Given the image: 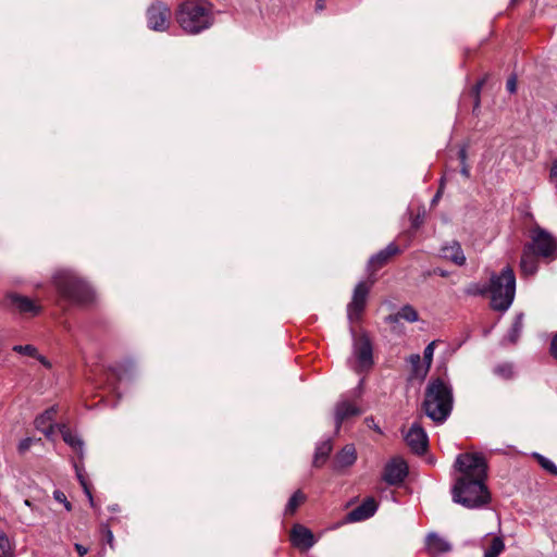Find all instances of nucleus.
<instances>
[{
  "label": "nucleus",
  "mask_w": 557,
  "mask_h": 557,
  "mask_svg": "<svg viewBox=\"0 0 557 557\" xmlns=\"http://www.w3.org/2000/svg\"><path fill=\"white\" fill-rule=\"evenodd\" d=\"M377 510V503L373 497H368L359 506L347 513L348 522H359L371 518Z\"/></svg>",
  "instance_id": "dca6fc26"
},
{
  "label": "nucleus",
  "mask_w": 557,
  "mask_h": 557,
  "mask_svg": "<svg viewBox=\"0 0 557 557\" xmlns=\"http://www.w3.org/2000/svg\"><path fill=\"white\" fill-rule=\"evenodd\" d=\"M523 329V313L515 317V320L508 330V333L503 337L502 345L516 344L520 338Z\"/></svg>",
  "instance_id": "4be33fe9"
},
{
  "label": "nucleus",
  "mask_w": 557,
  "mask_h": 557,
  "mask_svg": "<svg viewBox=\"0 0 557 557\" xmlns=\"http://www.w3.org/2000/svg\"><path fill=\"white\" fill-rule=\"evenodd\" d=\"M59 430L62 434L63 441L70 445L72 448H74L81 457L83 456V441L74 434L70 429L66 428V425L62 424L59 425Z\"/></svg>",
  "instance_id": "5701e85b"
},
{
  "label": "nucleus",
  "mask_w": 557,
  "mask_h": 557,
  "mask_svg": "<svg viewBox=\"0 0 557 557\" xmlns=\"http://www.w3.org/2000/svg\"><path fill=\"white\" fill-rule=\"evenodd\" d=\"M362 384H363V380H361L359 382L358 387L356 389H354V392H352L357 397H359L362 393Z\"/></svg>",
  "instance_id": "3c124183"
},
{
  "label": "nucleus",
  "mask_w": 557,
  "mask_h": 557,
  "mask_svg": "<svg viewBox=\"0 0 557 557\" xmlns=\"http://www.w3.org/2000/svg\"><path fill=\"white\" fill-rule=\"evenodd\" d=\"M420 223H421V220H420V218L418 216V218L413 221V223H412V224H413V226H414V227H418V226L420 225Z\"/></svg>",
  "instance_id": "4d7b16f0"
},
{
  "label": "nucleus",
  "mask_w": 557,
  "mask_h": 557,
  "mask_svg": "<svg viewBox=\"0 0 557 557\" xmlns=\"http://www.w3.org/2000/svg\"><path fill=\"white\" fill-rule=\"evenodd\" d=\"M398 317L400 318V320H405L410 323L417 322L419 320V314L417 310L410 305H405L404 307H401L400 310L398 311Z\"/></svg>",
  "instance_id": "c85d7f7f"
},
{
  "label": "nucleus",
  "mask_w": 557,
  "mask_h": 557,
  "mask_svg": "<svg viewBox=\"0 0 557 557\" xmlns=\"http://www.w3.org/2000/svg\"><path fill=\"white\" fill-rule=\"evenodd\" d=\"M407 473L406 462L399 458H394L385 466L383 479L389 485H396L405 480Z\"/></svg>",
  "instance_id": "ddd939ff"
},
{
  "label": "nucleus",
  "mask_w": 557,
  "mask_h": 557,
  "mask_svg": "<svg viewBox=\"0 0 557 557\" xmlns=\"http://www.w3.org/2000/svg\"><path fill=\"white\" fill-rule=\"evenodd\" d=\"M53 497L57 502L62 503L67 511L72 509V505L67 502L66 496L63 492L57 490L53 492Z\"/></svg>",
  "instance_id": "e433bc0d"
},
{
  "label": "nucleus",
  "mask_w": 557,
  "mask_h": 557,
  "mask_svg": "<svg viewBox=\"0 0 557 557\" xmlns=\"http://www.w3.org/2000/svg\"><path fill=\"white\" fill-rule=\"evenodd\" d=\"M53 284L59 295L73 305H87L95 294L88 283L72 270H60L53 275Z\"/></svg>",
  "instance_id": "20e7f679"
},
{
  "label": "nucleus",
  "mask_w": 557,
  "mask_h": 557,
  "mask_svg": "<svg viewBox=\"0 0 557 557\" xmlns=\"http://www.w3.org/2000/svg\"><path fill=\"white\" fill-rule=\"evenodd\" d=\"M34 358H36L44 367L50 369L51 368V362L42 355H40L38 352V356H35Z\"/></svg>",
  "instance_id": "c03bdc74"
},
{
  "label": "nucleus",
  "mask_w": 557,
  "mask_h": 557,
  "mask_svg": "<svg viewBox=\"0 0 557 557\" xmlns=\"http://www.w3.org/2000/svg\"><path fill=\"white\" fill-rule=\"evenodd\" d=\"M491 294V307L496 311H507L516 295V276L511 268H504L499 274H493L487 285Z\"/></svg>",
  "instance_id": "39448f33"
},
{
  "label": "nucleus",
  "mask_w": 557,
  "mask_h": 557,
  "mask_svg": "<svg viewBox=\"0 0 557 557\" xmlns=\"http://www.w3.org/2000/svg\"><path fill=\"white\" fill-rule=\"evenodd\" d=\"M325 7V0H317L315 2V10L321 11Z\"/></svg>",
  "instance_id": "8fccbe9b"
},
{
  "label": "nucleus",
  "mask_w": 557,
  "mask_h": 557,
  "mask_svg": "<svg viewBox=\"0 0 557 557\" xmlns=\"http://www.w3.org/2000/svg\"><path fill=\"white\" fill-rule=\"evenodd\" d=\"M484 82H485V79H481V81H479V82L474 85V87H473V92H474L475 98H476V99H475V107H478V106H479V101H480V100H479V95H480L481 88H482V87H483V85H484Z\"/></svg>",
  "instance_id": "a19ab883"
},
{
  "label": "nucleus",
  "mask_w": 557,
  "mask_h": 557,
  "mask_svg": "<svg viewBox=\"0 0 557 557\" xmlns=\"http://www.w3.org/2000/svg\"><path fill=\"white\" fill-rule=\"evenodd\" d=\"M370 287L364 282H359L352 294L351 301L347 306V318L350 323L359 321L367 302Z\"/></svg>",
  "instance_id": "6e6552de"
},
{
  "label": "nucleus",
  "mask_w": 557,
  "mask_h": 557,
  "mask_svg": "<svg viewBox=\"0 0 557 557\" xmlns=\"http://www.w3.org/2000/svg\"><path fill=\"white\" fill-rule=\"evenodd\" d=\"M400 321V318L398 317V312L395 314H389L385 318V322L388 324L398 323Z\"/></svg>",
  "instance_id": "a18cd8bd"
},
{
  "label": "nucleus",
  "mask_w": 557,
  "mask_h": 557,
  "mask_svg": "<svg viewBox=\"0 0 557 557\" xmlns=\"http://www.w3.org/2000/svg\"><path fill=\"white\" fill-rule=\"evenodd\" d=\"M549 183L557 188V159L552 161L549 168Z\"/></svg>",
  "instance_id": "4c0bfd02"
},
{
  "label": "nucleus",
  "mask_w": 557,
  "mask_h": 557,
  "mask_svg": "<svg viewBox=\"0 0 557 557\" xmlns=\"http://www.w3.org/2000/svg\"><path fill=\"white\" fill-rule=\"evenodd\" d=\"M460 173H461L465 177H469V176H470V171H469V166H468V164H467V163L461 164Z\"/></svg>",
  "instance_id": "09e8293b"
},
{
  "label": "nucleus",
  "mask_w": 557,
  "mask_h": 557,
  "mask_svg": "<svg viewBox=\"0 0 557 557\" xmlns=\"http://www.w3.org/2000/svg\"><path fill=\"white\" fill-rule=\"evenodd\" d=\"M107 541L110 545L113 543V533L110 529H107L106 531Z\"/></svg>",
  "instance_id": "603ef678"
},
{
  "label": "nucleus",
  "mask_w": 557,
  "mask_h": 557,
  "mask_svg": "<svg viewBox=\"0 0 557 557\" xmlns=\"http://www.w3.org/2000/svg\"><path fill=\"white\" fill-rule=\"evenodd\" d=\"M532 457L537 460L540 466L547 471L548 473L553 475H557V466L548 458L544 457L543 455L539 453H533Z\"/></svg>",
  "instance_id": "c756f323"
},
{
  "label": "nucleus",
  "mask_w": 557,
  "mask_h": 557,
  "mask_svg": "<svg viewBox=\"0 0 557 557\" xmlns=\"http://www.w3.org/2000/svg\"><path fill=\"white\" fill-rule=\"evenodd\" d=\"M519 2V0H510V5L513 7Z\"/></svg>",
  "instance_id": "052dcab7"
},
{
  "label": "nucleus",
  "mask_w": 557,
  "mask_h": 557,
  "mask_svg": "<svg viewBox=\"0 0 557 557\" xmlns=\"http://www.w3.org/2000/svg\"><path fill=\"white\" fill-rule=\"evenodd\" d=\"M20 520L22 523L26 525H33V521L28 519L26 516L21 515Z\"/></svg>",
  "instance_id": "864d4df0"
},
{
  "label": "nucleus",
  "mask_w": 557,
  "mask_h": 557,
  "mask_svg": "<svg viewBox=\"0 0 557 557\" xmlns=\"http://www.w3.org/2000/svg\"><path fill=\"white\" fill-rule=\"evenodd\" d=\"M305 498L306 496L300 491L295 492L286 504L285 515H293Z\"/></svg>",
  "instance_id": "bb28decb"
},
{
  "label": "nucleus",
  "mask_w": 557,
  "mask_h": 557,
  "mask_svg": "<svg viewBox=\"0 0 557 557\" xmlns=\"http://www.w3.org/2000/svg\"><path fill=\"white\" fill-rule=\"evenodd\" d=\"M531 242L524 247L536 253L539 257L555 260L557 259V238L545 228L535 226L530 232Z\"/></svg>",
  "instance_id": "423d86ee"
},
{
  "label": "nucleus",
  "mask_w": 557,
  "mask_h": 557,
  "mask_svg": "<svg viewBox=\"0 0 557 557\" xmlns=\"http://www.w3.org/2000/svg\"><path fill=\"white\" fill-rule=\"evenodd\" d=\"M405 441L413 453L421 455L426 451L429 438L420 423L414 422L411 424L410 429L405 434Z\"/></svg>",
  "instance_id": "9d476101"
},
{
  "label": "nucleus",
  "mask_w": 557,
  "mask_h": 557,
  "mask_svg": "<svg viewBox=\"0 0 557 557\" xmlns=\"http://www.w3.org/2000/svg\"><path fill=\"white\" fill-rule=\"evenodd\" d=\"M32 444H33V440L30 437H26V438L22 440L18 443V451L21 454L27 451L30 448Z\"/></svg>",
  "instance_id": "58836bf2"
},
{
  "label": "nucleus",
  "mask_w": 557,
  "mask_h": 557,
  "mask_svg": "<svg viewBox=\"0 0 557 557\" xmlns=\"http://www.w3.org/2000/svg\"><path fill=\"white\" fill-rule=\"evenodd\" d=\"M24 505L28 508H30L33 511L37 510L35 506H33L32 502L29 499L24 500Z\"/></svg>",
  "instance_id": "5fc2aeb1"
},
{
  "label": "nucleus",
  "mask_w": 557,
  "mask_h": 557,
  "mask_svg": "<svg viewBox=\"0 0 557 557\" xmlns=\"http://www.w3.org/2000/svg\"><path fill=\"white\" fill-rule=\"evenodd\" d=\"M458 156H459V160H460L461 164L467 163V148L466 147L460 148Z\"/></svg>",
  "instance_id": "de8ad7c7"
},
{
  "label": "nucleus",
  "mask_w": 557,
  "mask_h": 557,
  "mask_svg": "<svg viewBox=\"0 0 557 557\" xmlns=\"http://www.w3.org/2000/svg\"><path fill=\"white\" fill-rule=\"evenodd\" d=\"M443 189H444V178L441 180L440 188H438L437 193L434 195V197H433V199L431 201L432 206L437 203V201L441 199Z\"/></svg>",
  "instance_id": "37998d69"
},
{
  "label": "nucleus",
  "mask_w": 557,
  "mask_h": 557,
  "mask_svg": "<svg viewBox=\"0 0 557 557\" xmlns=\"http://www.w3.org/2000/svg\"><path fill=\"white\" fill-rule=\"evenodd\" d=\"M506 88L510 94L516 92L517 90V79L515 76H511L507 79Z\"/></svg>",
  "instance_id": "ea45409f"
},
{
  "label": "nucleus",
  "mask_w": 557,
  "mask_h": 557,
  "mask_svg": "<svg viewBox=\"0 0 557 557\" xmlns=\"http://www.w3.org/2000/svg\"><path fill=\"white\" fill-rule=\"evenodd\" d=\"M292 544L301 550H308L315 544L313 533L301 524H295L290 532Z\"/></svg>",
  "instance_id": "4468645a"
},
{
  "label": "nucleus",
  "mask_w": 557,
  "mask_h": 557,
  "mask_svg": "<svg viewBox=\"0 0 557 557\" xmlns=\"http://www.w3.org/2000/svg\"><path fill=\"white\" fill-rule=\"evenodd\" d=\"M332 450V442L330 438L319 443L315 448L313 465L315 467L322 466L327 459Z\"/></svg>",
  "instance_id": "b1692460"
},
{
  "label": "nucleus",
  "mask_w": 557,
  "mask_h": 557,
  "mask_svg": "<svg viewBox=\"0 0 557 557\" xmlns=\"http://www.w3.org/2000/svg\"><path fill=\"white\" fill-rule=\"evenodd\" d=\"M454 405L453 388L441 377L431 379L425 387L422 409L435 423H444L451 413Z\"/></svg>",
  "instance_id": "f03ea898"
},
{
  "label": "nucleus",
  "mask_w": 557,
  "mask_h": 557,
  "mask_svg": "<svg viewBox=\"0 0 557 557\" xmlns=\"http://www.w3.org/2000/svg\"><path fill=\"white\" fill-rule=\"evenodd\" d=\"M399 252V248L396 244L391 243L386 246V248L380 250L377 253L373 255L368 262L369 269L376 270L383 267L392 256H395Z\"/></svg>",
  "instance_id": "6ab92c4d"
},
{
  "label": "nucleus",
  "mask_w": 557,
  "mask_h": 557,
  "mask_svg": "<svg viewBox=\"0 0 557 557\" xmlns=\"http://www.w3.org/2000/svg\"><path fill=\"white\" fill-rule=\"evenodd\" d=\"M425 548L431 557H441L453 549V545L436 532H430L425 537Z\"/></svg>",
  "instance_id": "2eb2a0df"
},
{
  "label": "nucleus",
  "mask_w": 557,
  "mask_h": 557,
  "mask_svg": "<svg viewBox=\"0 0 557 557\" xmlns=\"http://www.w3.org/2000/svg\"><path fill=\"white\" fill-rule=\"evenodd\" d=\"M366 422H367L368 425H370V423H373L374 420H373V418H367Z\"/></svg>",
  "instance_id": "bf43d9fd"
},
{
  "label": "nucleus",
  "mask_w": 557,
  "mask_h": 557,
  "mask_svg": "<svg viewBox=\"0 0 557 557\" xmlns=\"http://www.w3.org/2000/svg\"><path fill=\"white\" fill-rule=\"evenodd\" d=\"M361 409L346 397H342L335 405L334 420L335 431L338 432L342 423L347 419L361 414Z\"/></svg>",
  "instance_id": "f8f14e48"
},
{
  "label": "nucleus",
  "mask_w": 557,
  "mask_h": 557,
  "mask_svg": "<svg viewBox=\"0 0 557 557\" xmlns=\"http://www.w3.org/2000/svg\"><path fill=\"white\" fill-rule=\"evenodd\" d=\"M147 25L151 30L165 32L170 26V8L161 2L154 1L146 12Z\"/></svg>",
  "instance_id": "0eeeda50"
},
{
  "label": "nucleus",
  "mask_w": 557,
  "mask_h": 557,
  "mask_svg": "<svg viewBox=\"0 0 557 557\" xmlns=\"http://www.w3.org/2000/svg\"><path fill=\"white\" fill-rule=\"evenodd\" d=\"M539 256L524 247L521 256L520 268L524 275H533L539 268Z\"/></svg>",
  "instance_id": "412c9836"
},
{
  "label": "nucleus",
  "mask_w": 557,
  "mask_h": 557,
  "mask_svg": "<svg viewBox=\"0 0 557 557\" xmlns=\"http://www.w3.org/2000/svg\"><path fill=\"white\" fill-rule=\"evenodd\" d=\"M441 256L444 259H447L454 262L457 265H463L466 263V256L460 244L456 240H451L450 243H446L442 246Z\"/></svg>",
  "instance_id": "a211bd4d"
},
{
  "label": "nucleus",
  "mask_w": 557,
  "mask_h": 557,
  "mask_svg": "<svg viewBox=\"0 0 557 557\" xmlns=\"http://www.w3.org/2000/svg\"><path fill=\"white\" fill-rule=\"evenodd\" d=\"M434 347L435 342H431L425 348H424V360H425V369L422 371V375H425L429 368L431 367L432 360H433V354H434Z\"/></svg>",
  "instance_id": "f704fd0d"
},
{
  "label": "nucleus",
  "mask_w": 557,
  "mask_h": 557,
  "mask_svg": "<svg viewBox=\"0 0 557 557\" xmlns=\"http://www.w3.org/2000/svg\"><path fill=\"white\" fill-rule=\"evenodd\" d=\"M108 509L112 512H117L120 510L119 505L114 504L108 507Z\"/></svg>",
  "instance_id": "6e6d98bb"
},
{
  "label": "nucleus",
  "mask_w": 557,
  "mask_h": 557,
  "mask_svg": "<svg viewBox=\"0 0 557 557\" xmlns=\"http://www.w3.org/2000/svg\"><path fill=\"white\" fill-rule=\"evenodd\" d=\"M494 374L504 380H510L513 377L515 371L511 363L505 362L497 364L494 370Z\"/></svg>",
  "instance_id": "cd10ccee"
},
{
  "label": "nucleus",
  "mask_w": 557,
  "mask_h": 557,
  "mask_svg": "<svg viewBox=\"0 0 557 557\" xmlns=\"http://www.w3.org/2000/svg\"><path fill=\"white\" fill-rule=\"evenodd\" d=\"M7 300L13 309L22 314L35 317L38 315L42 309L41 306L36 304L32 298L15 293L8 294Z\"/></svg>",
  "instance_id": "9b49d317"
},
{
  "label": "nucleus",
  "mask_w": 557,
  "mask_h": 557,
  "mask_svg": "<svg viewBox=\"0 0 557 557\" xmlns=\"http://www.w3.org/2000/svg\"><path fill=\"white\" fill-rule=\"evenodd\" d=\"M459 472L451 488L453 500L468 509L488 504L491 496L485 485L487 463L481 454H460L455 461Z\"/></svg>",
  "instance_id": "f257e3e1"
},
{
  "label": "nucleus",
  "mask_w": 557,
  "mask_h": 557,
  "mask_svg": "<svg viewBox=\"0 0 557 557\" xmlns=\"http://www.w3.org/2000/svg\"><path fill=\"white\" fill-rule=\"evenodd\" d=\"M504 550V540L499 536H496L492 540L490 547L485 550L484 557H498Z\"/></svg>",
  "instance_id": "a878e982"
},
{
  "label": "nucleus",
  "mask_w": 557,
  "mask_h": 557,
  "mask_svg": "<svg viewBox=\"0 0 557 557\" xmlns=\"http://www.w3.org/2000/svg\"><path fill=\"white\" fill-rule=\"evenodd\" d=\"M350 333L354 338V356L357 358L361 368H370L373 364L372 345L369 337L362 334L356 338V332L350 327Z\"/></svg>",
  "instance_id": "1a4fd4ad"
},
{
  "label": "nucleus",
  "mask_w": 557,
  "mask_h": 557,
  "mask_svg": "<svg viewBox=\"0 0 557 557\" xmlns=\"http://www.w3.org/2000/svg\"><path fill=\"white\" fill-rule=\"evenodd\" d=\"M74 547H75V550L77 552V554H78L79 556H82V557H83V556H85V555L88 553V548H87V547H85V546H83V545H82V544H79V543H76V544L74 545Z\"/></svg>",
  "instance_id": "49530a36"
},
{
  "label": "nucleus",
  "mask_w": 557,
  "mask_h": 557,
  "mask_svg": "<svg viewBox=\"0 0 557 557\" xmlns=\"http://www.w3.org/2000/svg\"><path fill=\"white\" fill-rule=\"evenodd\" d=\"M57 407L52 406L45 410L35 420V426L38 431L42 432L46 437L50 438L54 434L53 420L57 414Z\"/></svg>",
  "instance_id": "f3484780"
},
{
  "label": "nucleus",
  "mask_w": 557,
  "mask_h": 557,
  "mask_svg": "<svg viewBox=\"0 0 557 557\" xmlns=\"http://www.w3.org/2000/svg\"><path fill=\"white\" fill-rule=\"evenodd\" d=\"M13 351L21 354V355H25V356H30V357L38 356V350L33 345H15L13 347Z\"/></svg>",
  "instance_id": "72a5a7b5"
},
{
  "label": "nucleus",
  "mask_w": 557,
  "mask_h": 557,
  "mask_svg": "<svg viewBox=\"0 0 557 557\" xmlns=\"http://www.w3.org/2000/svg\"><path fill=\"white\" fill-rule=\"evenodd\" d=\"M356 448L354 445L348 444L336 455L334 460V470L339 471L344 468L350 467L356 462Z\"/></svg>",
  "instance_id": "aec40b11"
},
{
  "label": "nucleus",
  "mask_w": 557,
  "mask_h": 557,
  "mask_svg": "<svg viewBox=\"0 0 557 557\" xmlns=\"http://www.w3.org/2000/svg\"><path fill=\"white\" fill-rule=\"evenodd\" d=\"M408 361L411 364L412 371L416 376H421V377L425 376V375H422V371L425 369V367L422 366L420 355L413 354V355L409 356Z\"/></svg>",
  "instance_id": "2f4dec72"
},
{
  "label": "nucleus",
  "mask_w": 557,
  "mask_h": 557,
  "mask_svg": "<svg viewBox=\"0 0 557 557\" xmlns=\"http://www.w3.org/2000/svg\"><path fill=\"white\" fill-rule=\"evenodd\" d=\"M369 426H373L375 431H377L379 433H381V429H380L376 424H374V422H373V423H370V425H369Z\"/></svg>",
  "instance_id": "13d9d810"
},
{
  "label": "nucleus",
  "mask_w": 557,
  "mask_h": 557,
  "mask_svg": "<svg viewBox=\"0 0 557 557\" xmlns=\"http://www.w3.org/2000/svg\"><path fill=\"white\" fill-rule=\"evenodd\" d=\"M76 474H77V478H78V480H79V483H81V485L83 486L84 492H85V494H86V496H87V498H88V500H89L90 506H91L92 508H96V505H95V502H94L92 494H91V492H90V490H89V487H88V485H87V482L85 481V479H84V476H83V474H82L81 470H79L77 467H76Z\"/></svg>",
  "instance_id": "c9c22d12"
},
{
  "label": "nucleus",
  "mask_w": 557,
  "mask_h": 557,
  "mask_svg": "<svg viewBox=\"0 0 557 557\" xmlns=\"http://www.w3.org/2000/svg\"><path fill=\"white\" fill-rule=\"evenodd\" d=\"M465 293L470 296L485 295L486 293H488V288L487 285L471 283L466 287Z\"/></svg>",
  "instance_id": "473e14b6"
},
{
  "label": "nucleus",
  "mask_w": 557,
  "mask_h": 557,
  "mask_svg": "<svg viewBox=\"0 0 557 557\" xmlns=\"http://www.w3.org/2000/svg\"><path fill=\"white\" fill-rule=\"evenodd\" d=\"M133 364L131 361L126 360L123 361L112 368H110L111 375L114 376L116 380L122 381L125 373L128 372L132 369Z\"/></svg>",
  "instance_id": "7c9ffc66"
},
{
  "label": "nucleus",
  "mask_w": 557,
  "mask_h": 557,
  "mask_svg": "<svg viewBox=\"0 0 557 557\" xmlns=\"http://www.w3.org/2000/svg\"><path fill=\"white\" fill-rule=\"evenodd\" d=\"M176 21L184 32L197 35L213 25L212 4L207 0H185L177 7Z\"/></svg>",
  "instance_id": "7ed1b4c3"
},
{
  "label": "nucleus",
  "mask_w": 557,
  "mask_h": 557,
  "mask_svg": "<svg viewBox=\"0 0 557 557\" xmlns=\"http://www.w3.org/2000/svg\"><path fill=\"white\" fill-rule=\"evenodd\" d=\"M549 352L555 359H557V333L550 341Z\"/></svg>",
  "instance_id": "79ce46f5"
},
{
  "label": "nucleus",
  "mask_w": 557,
  "mask_h": 557,
  "mask_svg": "<svg viewBox=\"0 0 557 557\" xmlns=\"http://www.w3.org/2000/svg\"><path fill=\"white\" fill-rule=\"evenodd\" d=\"M0 557H14V544L2 530H0Z\"/></svg>",
  "instance_id": "393cba45"
}]
</instances>
